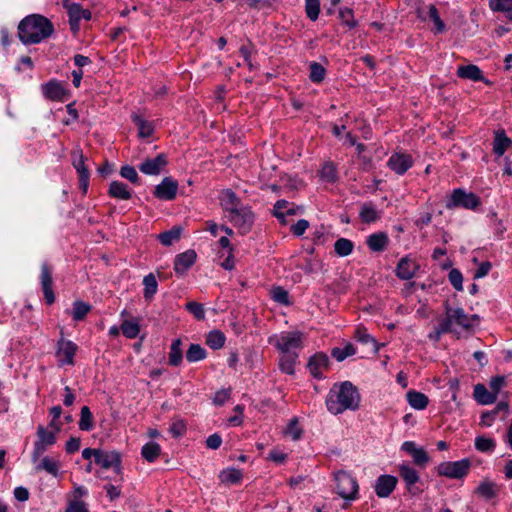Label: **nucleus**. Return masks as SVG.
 Here are the masks:
<instances>
[{
  "instance_id": "obj_1",
  "label": "nucleus",
  "mask_w": 512,
  "mask_h": 512,
  "mask_svg": "<svg viewBox=\"0 0 512 512\" xmlns=\"http://www.w3.org/2000/svg\"><path fill=\"white\" fill-rule=\"evenodd\" d=\"M360 400L357 387L350 381H343L332 386L326 396L325 405L331 414L339 415L347 410H358Z\"/></svg>"
},
{
  "instance_id": "obj_2",
  "label": "nucleus",
  "mask_w": 512,
  "mask_h": 512,
  "mask_svg": "<svg viewBox=\"0 0 512 512\" xmlns=\"http://www.w3.org/2000/svg\"><path fill=\"white\" fill-rule=\"evenodd\" d=\"M480 205V197L477 194L469 192L464 188L453 189L445 200V208L447 210L462 208L475 211Z\"/></svg>"
},
{
  "instance_id": "obj_3",
  "label": "nucleus",
  "mask_w": 512,
  "mask_h": 512,
  "mask_svg": "<svg viewBox=\"0 0 512 512\" xmlns=\"http://www.w3.org/2000/svg\"><path fill=\"white\" fill-rule=\"evenodd\" d=\"M270 343H273L281 353H299L298 350L303 346V334L300 331H284L274 335Z\"/></svg>"
},
{
  "instance_id": "obj_4",
  "label": "nucleus",
  "mask_w": 512,
  "mask_h": 512,
  "mask_svg": "<svg viewBox=\"0 0 512 512\" xmlns=\"http://www.w3.org/2000/svg\"><path fill=\"white\" fill-rule=\"evenodd\" d=\"M478 319L477 315H469L461 307L452 308L448 302L445 303V316L442 318V321L448 323L451 332L453 331V325L469 330L473 327V320Z\"/></svg>"
},
{
  "instance_id": "obj_5",
  "label": "nucleus",
  "mask_w": 512,
  "mask_h": 512,
  "mask_svg": "<svg viewBox=\"0 0 512 512\" xmlns=\"http://www.w3.org/2000/svg\"><path fill=\"white\" fill-rule=\"evenodd\" d=\"M471 468V461L463 458L457 461H443L437 466L439 476L449 479H463L467 476Z\"/></svg>"
},
{
  "instance_id": "obj_6",
  "label": "nucleus",
  "mask_w": 512,
  "mask_h": 512,
  "mask_svg": "<svg viewBox=\"0 0 512 512\" xmlns=\"http://www.w3.org/2000/svg\"><path fill=\"white\" fill-rule=\"evenodd\" d=\"M338 495L345 500H354L358 495V482L346 471H338L334 475Z\"/></svg>"
},
{
  "instance_id": "obj_7",
  "label": "nucleus",
  "mask_w": 512,
  "mask_h": 512,
  "mask_svg": "<svg viewBox=\"0 0 512 512\" xmlns=\"http://www.w3.org/2000/svg\"><path fill=\"white\" fill-rule=\"evenodd\" d=\"M229 221L242 235L249 233L253 227L255 215L250 206H241L228 215Z\"/></svg>"
},
{
  "instance_id": "obj_8",
  "label": "nucleus",
  "mask_w": 512,
  "mask_h": 512,
  "mask_svg": "<svg viewBox=\"0 0 512 512\" xmlns=\"http://www.w3.org/2000/svg\"><path fill=\"white\" fill-rule=\"evenodd\" d=\"M53 274L54 266L48 261H44L40 267L39 285L47 305H52L56 300L53 290Z\"/></svg>"
},
{
  "instance_id": "obj_9",
  "label": "nucleus",
  "mask_w": 512,
  "mask_h": 512,
  "mask_svg": "<svg viewBox=\"0 0 512 512\" xmlns=\"http://www.w3.org/2000/svg\"><path fill=\"white\" fill-rule=\"evenodd\" d=\"M60 427L54 426L49 430L42 425L37 428L38 440L34 443V460L47 451L51 446L56 444V434L59 432Z\"/></svg>"
},
{
  "instance_id": "obj_10",
  "label": "nucleus",
  "mask_w": 512,
  "mask_h": 512,
  "mask_svg": "<svg viewBox=\"0 0 512 512\" xmlns=\"http://www.w3.org/2000/svg\"><path fill=\"white\" fill-rule=\"evenodd\" d=\"M72 165L79 177V189L86 194L89 187L90 171L85 165V157L80 148L74 149L71 153Z\"/></svg>"
},
{
  "instance_id": "obj_11",
  "label": "nucleus",
  "mask_w": 512,
  "mask_h": 512,
  "mask_svg": "<svg viewBox=\"0 0 512 512\" xmlns=\"http://www.w3.org/2000/svg\"><path fill=\"white\" fill-rule=\"evenodd\" d=\"M54 34L55 27L51 20L34 13V45L51 38Z\"/></svg>"
},
{
  "instance_id": "obj_12",
  "label": "nucleus",
  "mask_w": 512,
  "mask_h": 512,
  "mask_svg": "<svg viewBox=\"0 0 512 512\" xmlns=\"http://www.w3.org/2000/svg\"><path fill=\"white\" fill-rule=\"evenodd\" d=\"M413 165V157L405 152H394L387 161V167L399 176L404 175Z\"/></svg>"
},
{
  "instance_id": "obj_13",
  "label": "nucleus",
  "mask_w": 512,
  "mask_h": 512,
  "mask_svg": "<svg viewBox=\"0 0 512 512\" xmlns=\"http://www.w3.org/2000/svg\"><path fill=\"white\" fill-rule=\"evenodd\" d=\"M61 468L62 464L59 457L49 455L40 458L34 467L36 472H45L55 479L62 478L63 471Z\"/></svg>"
},
{
  "instance_id": "obj_14",
  "label": "nucleus",
  "mask_w": 512,
  "mask_h": 512,
  "mask_svg": "<svg viewBox=\"0 0 512 512\" xmlns=\"http://www.w3.org/2000/svg\"><path fill=\"white\" fill-rule=\"evenodd\" d=\"M78 346L71 340L61 338L57 343L56 357L60 367L74 364Z\"/></svg>"
},
{
  "instance_id": "obj_15",
  "label": "nucleus",
  "mask_w": 512,
  "mask_h": 512,
  "mask_svg": "<svg viewBox=\"0 0 512 512\" xmlns=\"http://www.w3.org/2000/svg\"><path fill=\"white\" fill-rule=\"evenodd\" d=\"M330 359L327 354L318 352L312 355L307 363V368L313 378L322 380L325 378L323 370L328 369Z\"/></svg>"
},
{
  "instance_id": "obj_16",
  "label": "nucleus",
  "mask_w": 512,
  "mask_h": 512,
  "mask_svg": "<svg viewBox=\"0 0 512 512\" xmlns=\"http://www.w3.org/2000/svg\"><path fill=\"white\" fill-rule=\"evenodd\" d=\"M178 191V182L172 177H165L155 186L153 195L160 200H174Z\"/></svg>"
},
{
  "instance_id": "obj_17",
  "label": "nucleus",
  "mask_w": 512,
  "mask_h": 512,
  "mask_svg": "<svg viewBox=\"0 0 512 512\" xmlns=\"http://www.w3.org/2000/svg\"><path fill=\"white\" fill-rule=\"evenodd\" d=\"M398 483V479L394 475L382 474L376 480L374 484V490L379 498H388L395 490Z\"/></svg>"
},
{
  "instance_id": "obj_18",
  "label": "nucleus",
  "mask_w": 512,
  "mask_h": 512,
  "mask_svg": "<svg viewBox=\"0 0 512 512\" xmlns=\"http://www.w3.org/2000/svg\"><path fill=\"white\" fill-rule=\"evenodd\" d=\"M167 163L166 155L160 153L155 158H146L138 168L145 175L156 176L162 172Z\"/></svg>"
},
{
  "instance_id": "obj_19",
  "label": "nucleus",
  "mask_w": 512,
  "mask_h": 512,
  "mask_svg": "<svg viewBox=\"0 0 512 512\" xmlns=\"http://www.w3.org/2000/svg\"><path fill=\"white\" fill-rule=\"evenodd\" d=\"M69 17L70 29L73 33L79 30V22L81 19L90 20L91 12L88 9H83L78 3H70L65 7Z\"/></svg>"
},
{
  "instance_id": "obj_20",
  "label": "nucleus",
  "mask_w": 512,
  "mask_h": 512,
  "mask_svg": "<svg viewBox=\"0 0 512 512\" xmlns=\"http://www.w3.org/2000/svg\"><path fill=\"white\" fill-rule=\"evenodd\" d=\"M419 269V264L410 256L402 257L395 269L396 276L401 280L412 279Z\"/></svg>"
},
{
  "instance_id": "obj_21",
  "label": "nucleus",
  "mask_w": 512,
  "mask_h": 512,
  "mask_svg": "<svg viewBox=\"0 0 512 512\" xmlns=\"http://www.w3.org/2000/svg\"><path fill=\"white\" fill-rule=\"evenodd\" d=\"M197 254L194 250L189 249L178 255L174 260V271L178 276H184L186 272L195 264Z\"/></svg>"
},
{
  "instance_id": "obj_22",
  "label": "nucleus",
  "mask_w": 512,
  "mask_h": 512,
  "mask_svg": "<svg viewBox=\"0 0 512 512\" xmlns=\"http://www.w3.org/2000/svg\"><path fill=\"white\" fill-rule=\"evenodd\" d=\"M401 451L409 454L413 462L418 466H425L429 461V456L423 447L417 446L414 441H405L401 445Z\"/></svg>"
},
{
  "instance_id": "obj_23",
  "label": "nucleus",
  "mask_w": 512,
  "mask_h": 512,
  "mask_svg": "<svg viewBox=\"0 0 512 512\" xmlns=\"http://www.w3.org/2000/svg\"><path fill=\"white\" fill-rule=\"evenodd\" d=\"M512 150V139L509 138L504 129L494 132L492 151L497 158L502 157L506 151Z\"/></svg>"
},
{
  "instance_id": "obj_24",
  "label": "nucleus",
  "mask_w": 512,
  "mask_h": 512,
  "mask_svg": "<svg viewBox=\"0 0 512 512\" xmlns=\"http://www.w3.org/2000/svg\"><path fill=\"white\" fill-rule=\"evenodd\" d=\"M399 475L404 481L409 493L415 495L419 490H415L414 485L420 480L418 472L407 463L398 466Z\"/></svg>"
},
{
  "instance_id": "obj_25",
  "label": "nucleus",
  "mask_w": 512,
  "mask_h": 512,
  "mask_svg": "<svg viewBox=\"0 0 512 512\" xmlns=\"http://www.w3.org/2000/svg\"><path fill=\"white\" fill-rule=\"evenodd\" d=\"M41 90L45 98L53 101H63L67 94L63 85L57 80H50L43 84Z\"/></svg>"
},
{
  "instance_id": "obj_26",
  "label": "nucleus",
  "mask_w": 512,
  "mask_h": 512,
  "mask_svg": "<svg viewBox=\"0 0 512 512\" xmlns=\"http://www.w3.org/2000/svg\"><path fill=\"white\" fill-rule=\"evenodd\" d=\"M499 491L500 486L496 482L484 479L476 487L474 493L485 501H491L498 496Z\"/></svg>"
},
{
  "instance_id": "obj_27",
  "label": "nucleus",
  "mask_w": 512,
  "mask_h": 512,
  "mask_svg": "<svg viewBox=\"0 0 512 512\" xmlns=\"http://www.w3.org/2000/svg\"><path fill=\"white\" fill-rule=\"evenodd\" d=\"M389 244V237L386 232H375L367 236L366 245L371 252H383Z\"/></svg>"
},
{
  "instance_id": "obj_28",
  "label": "nucleus",
  "mask_w": 512,
  "mask_h": 512,
  "mask_svg": "<svg viewBox=\"0 0 512 512\" xmlns=\"http://www.w3.org/2000/svg\"><path fill=\"white\" fill-rule=\"evenodd\" d=\"M457 76L461 79H468L474 82L483 81L489 83L483 76L482 70L474 64L461 65L457 68Z\"/></svg>"
},
{
  "instance_id": "obj_29",
  "label": "nucleus",
  "mask_w": 512,
  "mask_h": 512,
  "mask_svg": "<svg viewBox=\"0 0 512 512\" xmlns=\"http://www.w3.org/2000/svg\"><path fill=\"white\" fill-rule=\"evenodd\" d=\"M220 205L222 209L229 215L231 212H233L235 209H238L242 206L240 198L237 196V194L231 190L226 189L222 191L220 197Z\"/></svg>"
},
{
  "instance_id": "obj_30",
  "label": "nucleus",
  "mask_w": 512,
  "mask_h": 512,
  "mask_svg": "<svg viewBox=\"0 0 512 512\" xmlns=\"http://www.w3.org/2000/svg\"><path fill=\"white\" fill-rule=\"evenodd\" d=\"M503 412L504 415L509 412V404L506 401H500L496 407L490 411H485L481 414L480 425L490 427L495 422L498 414Z\"/></svg>"
},
{
  "instance_id": "obj_31",
  "label": "nucleus",
  "mask_w": 512,
  "mask_h": 512,
  "mask_svg": "<svg viewBox=\"0 0 512 512\" xmlns=\"http://www.w3.org/2000/svg\"><path fill=\"white\" fill-rule=\"evenodd\" d=\"M108 194L115 199L129 200L132 197V190L123 182L112 181L109 185Z\"/></svg>"
},
{
  "instance_id": "obj_32",
  "label": "nucleus",
  "mask_w": 512,
  "mask_h": 512,
  "mask_svg": "<svg viewBox=\"0 0 512 512\" xmlns=\"http://www.w3.org/2000/svg\"><path fill=\"white\" fill-rule=\"evenodd\" d=\"M218 478L225 485L239 484L243 479V472L238 468L228 467L220 471Z\"/></svg>"
},
{
  "instance_id": "obj_33",
  "label": "nucleus",
  "mask_w": 512,
  "mask_h": 512,
  "mask_svg": "<svg viewBox=\"0 0 512 512\" xmlns=\"http://www.w3.org/2000/svg\"><path fill=\"white\" fill-rule=\"evenodd\" d=\"M298 358L299 353H281L278 363L280 371L287 375H294Z\"/></svg>"
},
{
  "instance_id": "obj_34",
  "label": "nucleus",
  "mask_w": 512,
  "mask_h": 512,
  "mask_svg": "<svg viewBox=\"0 0 512 512\" xmlns=\"http://www.w3.org/2000/svg\"><path fill=\"white\" fill-rule=\"evenodd\" d=\"M132 122L138 128V136L141 138H149L154 133V125L151 121L146 120L141 115L133 113L131 115Z\"/></svg>"
},
{
  "instance_id": "obj_35",
  "label": "nucleus",
  "mask_w": 512,
  "mask_h": 512,
  "mask_svg": "<svg viewBox=\"0 0 512 512\" xmlns=\"http://www.w3.org/2000/svg\"><path fill=\"white\" fill-rule=\"evenodd\" d=\"M488 5L492 12L502 14L512 22V0H488Z\"/></svg>"
},
{
  "instance_id": "obj_36",
  "label": "nucleus",
  "mask_w": 512,
  "mask_h": 512,
  "mask_svg": "<svg viewBox=\"0 0 512 512\" xmlns=\"http://www.w3.org/2000/svg\"><path fill=\"white\" fill-rule=\"evenodd\" d=\"M381 212L376 209L372 202H366L361 205L359 218L363 223H374L380 219Z\"/></svg>"
},
{
  "instance_id": "obj_37",
  "label": "nucleus",
  "mask_w": 512,
  "mask_h": 512,
  "mask_svg": "<svg viewBox=\"0 0 512 512\" xmlns=\"http://www.w3.org/2000/svg\"><path fill=\"white\" fill-rule=\"evenodd\" d=\"M95 463L102 468L109 469L114 466H119L120 457L116 452H104L98 450Z\"/></svg>"
},
{
  "instance_id": "obj_38",
  "label": "nucleus",
  "mask_w": 512,
  "mask_h": 512,
  "mask_svg": "<svg viewBox=\"0 0 512 512\" xmlns=\"http://www.w3.org/2000/svg\"><path fill=\"white\" fill-rule=\"evenodd\" d=\"M474 399L481 405H489L494 403L497 398L494 393L489 391L484 384H477L474 386Z\"/></svg>"
},
{
  "instance_id": "obj_39",
  "label": "nucleus",
  "mask_w": 512,
  "mask_h": 512,
  "mask_svg": "<svg viewBox=\"0 0 512 512\" xmlns=\"http://www.w3.org/2000/svg\"><path fill=\"white\" fill-rule=\"evenodd\" d=\"M296 214V208L294 204L281 199L278 200L273 207V215L278 218L281 222H285V217Z\"/></svg>"
},
{
  "instance_id": "obj_40",
  "label": "nucleus",
  "mask_w": 512,
  "mask_h": 512,
  "mask_svg": "<svg viewBox=\"0 0 512 512\" xmlns=\"http://www.w3.org/2000/svg\"><path fill=\"white\" fill-rule=\"evenodd\" d=\"M408 404L415 410H424L429 403L428 397L419 391L410 390L406 394Z\"/></svg>"
},
{
  "instance_id": "obj_41",
  "label": "nucleus",
  "mask_w": 512,
  "mask_h": 512,
  "mask_svg": "<svg viewBox=\"0 0 512 512\" xmlns=\"http://www.w3.org/2000/svg\"><path fill=\"white\" fill-rule=\"evenodd\" d=\"M18 37L24 44L32 43V15L26 16L18 25Z\"/></svg>"
},
{
  "instance_id": "obj_42",
  "label": "nucleus",
  "mask_w": 512,
  "mask_h": 512,
  "mask_svg": "<svg viewBox=\"0 0 512 512\" xmlns=\"http://www.w3.org/2000/svg\"><path fill=\"white\" fill-rule=\"evenodd\" d=\"M143 297L146 301H150L154 298L158 291V282L153 273H149L143 278Z\"/></svg>"
},
{
  "instance_id": "obj_43",
  "label": "nucleus",
  "mask_w": 512,
  "mask_h": 512,
  "mask_svg": "<svg viewBox=\"0 0 512 512\" xmlns=\"http://www.w3.org/2000/svg\"><path fill=\"white\" fill-rule=\"evenodd\" d=\"M182 341L180 338L174 339L170 346L168 363L171 366L177 367L182 363Z\"/></svg>"
},
{
  "instance_id": "obj_44",
  "label": "nucleus",
  "mask_w": 512,
  "mask_h": 512,
  "mask_svg": "<svg viewBox=\"0 0 512 512\" xmlns=\"http://www.w3.org/2000/svg\"><path fill=\"white\" fill-rule=\"evenodd\" d=\"M121 332L128 339H135L140 333V322L137 318L124 320L121 323Z\"/></svg>"
},
{
  "instance_id": "obj_45",
  "label": "nucleus",
  "mask_w": 512,
  "mask_h": 512,
  "mask_svg": "<svg viewBox=\"0 0 512 512\" xmlns=\"http://www.w3.org/2000/svg\"><path fill=\"white\" fill-rule=\"evenodd\" d=\"M161 453V446L154 441L147 442L141 448V456L149 463H153Z\"/></svg>"
},
{
  "instance_id": "obj_46",
  "label": "nucleus",
  "mask_w": 512,
  "mask_h": 512,
  "mask_svg": "<svg viewBox=\"0 0 512 512\" xmlns=\"http://www.w3.org/2000/svg\"><path fill=\"white\" fill-rule=\"evenodd\" d=\"M354 242L348 238H339L334 243V252L338 257H346L352 254Z\"/></svg>"
},
{
  "instance_id": "obj_47",
  "label": "nucleus",
  "mask_w": 512,
  "mask_h": 512,
  "mask_svg": "<svg viewBox=\"0 0 512 512\" xmlns=\"http://www.w3.org/2000/svg\"><path fill=\"white\" fill-rule=\"evenodd\" d=\"M181 233L182 228L180 226H174L170 230L160 233L158 235V240L162 245L170 246L180 239Z\"/></svg>"
},
{
  "instance_id": "obj_48",
  "label": "nucleus",
  "mask_w": 512,
  "mask_h": 512,
  "mask_svg": "<svg viewBox=\"0 0 512 512\" xmlns=\"http://www.w3.org/2000/svg\"><path fill=\"white\" fill-rule=\"evenodd\" d=\"M327 71L323 65L318 62H310L309 64V80L312 83L320 84L324 81Z\"/></svg>"
},
{
  "instance_id": "obj_49",
  "label": "nucleus",
  "mask_w": 512,
  "mask_h": 512,
  "mask_svg": "<svg viewBox=\"0 0 512 512\" xmlns=\"http://www.w3.org/2000/svg\"><path fill=\"white\" fill-rule=\"evenodd\" d=\"M475 449L481 453H493L496 448L494 438L486 436H477L474 441Z\"/></svg>"
},
{
  "instance_id": "obj_50",
  "label": "nucleus",
  "mask_w": 512,
  "mask_h": 512,
  "mask_svg": "<svg viewBox=\"0 0 512 512\" xmlns=\"http://www.w3.org/2000/svg\"><path fill=\"white\" fill-rule=\"evenodd\" d=\"M428 18L434 24V28H433L434 34H442L446 31V25L443 22V20L440 18L438 9L433 4H430L428 7Z\"/></svg>"
},
{
  "instance_id": "obj_51",
  "label": "nucleus",
  "mask_w": 512,
  "mask_h": 512,
  "mask_svg": "<svg viewBox=\"0 0 512 512\" xmlns=\"http://www.w3.org/2000/svg\"><path fill=\"white\" fill-rule=\"evenodd\" d=\"M226 337L224 333L218 329L212 330L207 334L206 344L213 350L222 348L225 344Z\"/></svg>"
},
{
  "instance_id": "obj_52",
  "label": "nucleus",
  "mask_w": 512,
  "mask_h": 512,
  "mask_svg": "<svg viewBox=\"0 0 512 512\" xmlns=\"http://www.w3.org/2000/svg\"><path fill=\"white\" fill-rule=\"evenodd\" d=\"M91 305L82 301L76 300L72 304V318L74 321H82L91 310Z\"/></svg>"
},
{
  "instance_id": "obj_53",
  "label": "nucleus",
  "mask_w": 512,
  "mask_h": 512,
  "mask_svg": "<svg viewBox=\"0 0 512 512\" xmlns=\"http://www.w3.org/2000/svg\"><path fill=\"white\" fill-rule=\"evenodd\" d=\"M78 427L81 431L89 432L93 430V415L88 406H83L80 412V420L78 422Z\"/></svg>"
},
{
  "instance_id": "obj_54",
  "label": "nucleus",
  "mask_w": 512,
  "mask_h": 512,
  "mask_svg": "<svg viewBox=\"0 0 512 512\" xmlns=\"http://www.w3.org/2000/svg\"><path fill=\"white\" fill-rule=\"evenodd\" d=\"M206 356V350L199 344H191L186 352V359L190 363L204 360Z\"/></svg>"
},
{
  "instance_id": "obj_55",
  "label": "nucleus",
  "mask_w": 512,
  "mask_h": 512,
  "mask_svg": "<svg viewBox=\"0 0 512 512\" xmlns=\"http://www.w3.org/2000/svg\"><path fill=\"white\" fill-rule=\"evenodd\" d=\"M339 19L341 20L342 25L346 26L348 29H354L357 27L358 22L354 18V12L351 8L342 7L338 11Z\"/></svg>"
},
{
  "instance_id": "obj_56",
  "label": "nucleus",
  "mask_w": 512,
  "mask_h": 512,
  "mask_svg": "<svg viewBox=\"0 0 512 512\" xmlns=\"http://www.w3.org/2000/svg\"><path fill=\"white\" fill-rule=\"evenodd\" d=\"M320 178L328 183H334L338 178L337 168L332 162H326L320 170Z\"/></svg>"
},
{
  "instance_id": "obj_57",
  "label": "nucleus",
  "mask_w": 512,
  "mask_h": 512,
  "mask_svg": "<svg viewBox=\"0 0 512 512\" xmlns=\"http://www.w3.org/2000/svg\"><path fill=\"white\" fill-rule=\"evenodd\" d=\"M356 354V348L354 347L353 344L351 343H348L346 344L344 347L340 348V347H335L332 349L331 351V355L338 361V362H342L344 361L347 357L349 356H353Z\"/></svg>"
},
{
  "instance_id": "obj_58",
  "label": "nucleus",
  "mask_w": 512,
  "mask_h": 512,
  "mask_svg": "<svg viewBox=\"0 0 512 512\" xmlns=\"http://www.w3.org/2000/svg\"><path fill=\"white\" fill-rule=\"evenodd\" d=\"M305 13L309 20L316 21L320 14V0H305Z\"/></svg>"
},
{
  "instance_id": "obj_59",
  "label": "nucleus",
  "mask_w": 512,
  "mask_h": 512,
  "mask_svg": "<svg viewBox=\"0 0 512 512\" xmlns=\"http://www.w3.org/2000/svg\"><path fill=\"white\" fill-rule=\"evenodd\" d=\"M448 279L456 291H463V275L459 269L452 268L449 271Z\"/></svg>"
},
{
  "instance_id": "obj_60",
  "label": "nucleus",
  "mask_w": 512,
  "mask_h": 512,
  "mask_svg": "<svg viewBox=\"0 0 512 512\" xmlns=\"http://www.w3.org/2000/svg\"><path fill=\"white\" fill-rule=\"evenodd\" d=\"M185 309L190 312L196 320H204L205 319V310L201 303L196 301H190L186 303Z\"/></svg>"
},
{
  "instance_id": "obj_61",
  "label": "nucleus",
  "mask_w": 512,
  "mask_h": 512,
  "mask_svg": "<svg viewBox=\"0 0 512 512\" xmlns=\"http://www.w3.org/2000/svg\"><path fill=\"white\" fill-rule=\"evenodd\" d=\"M271 294H272V299L275 302L282 304V305H286V306L290 304L288 291L285 290L283 287H281V286L274 287L271 291Z\"/></svg>"
},
{
  "instance_id": "obj_62",
  "label": "nucleus",
  "mask_w": 512,
  "mask_h": 512,
  "mask_svg": "<svg viewBox=\"0 0 512 512\" xmlns=\"http://www.w3.org/2000/svg\"><path fill=\"white\" fill-rule=\"evenodd\" d=\"M120 176L129 180L131 183L133 184H138L139 183V176H138V173L136 171V169L131 166V165H123L121 168H120Z\"/></svg>"
},
{
  "instance_id": "obj_63",
  "label": "nucleus",
  "mask_w": 512,
  "mask_h": 512,
  "mask_svg": "<svg viewBox=\"0 0 512 512\" xmlns=\"http://www.w3.org/2000/svg\"><path fill=\"white\" fill-rule=\"evenodd\" d=\"M450 327L447 322H443L442 319L439 320L437 326L434 328V331L431 332L428 337L430 340L438 342L443 334L450 333Z\"/></svg>"
},
{
  "instance_id": "obj_64",
  "label": "nucleus",
  "mask_w": 512,
  "mask_h": 512,
  "mask_svg": "<svg viewBox=\"0 0 512 512\" xmlns=\"http://www.w3.org/2000/svg\"><path fill=\"white\" fill-rule=\"evenodd\" d=\"M65 512H89L87 504L78 499L68 502Z\"/></svg>"
}]
</instances>
